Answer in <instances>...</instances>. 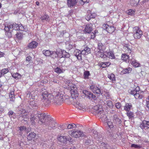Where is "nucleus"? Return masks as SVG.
Listing matches in <instances>:
<instances>
[{
  "mask_svg": "<svg viewBox=\"0 0 149 149\" xmlns=\"http://www.w3.org/2000/svg\"><path fill=\"white\" fill-rule=\"evenodd\" d=\"M43 54L46 56H49L52 54L53 52L49 50H44L42 52Z\"/></svg>",
  "mask_w": 149,
  "mask_h": 149,
  "instance_id": "obj_35",
  "label": "nucleus"
},
{
  "mask_svg": "<svg viewBox=\"0 0 149 149\" xmlns=\"http://www.w3.org/2000/svg\"><path fill=\"white\" fill-rule=\"evenodd\" d=\"M125 50V52L127 53H131L132 52V48L128 46H125L124 47Z\"/></svg>",
  "mask_w": 149,
  "mask_h": 149,
  "instance_id": "obj_40",
  "label": "nucleus"
},
{
  "mask_svg": "<svg viewBox=\"0 0 149 149\" xmlns=\"http://www.w3.org/2000/svg\"><path fill=\"white\" fill-rule=\"evenodd\" d=\"M65 83L69 86V84L70 83V81L69 80L66 79L65 81Z\"/></svg>",
  "mask_w": 149,
  "mask_h": 149,
  "instance_id": "obj_59",
  "label": "nucleus"
},
{
  "mask_svg": "<svg viewBox=\"0 0 149 149\" xmlns=\"http://www.w3.org/2000/svg\"><path fill=\"white\" fill-rule=\"evenodd\" d=\"M21 52L20 49L16 48L12 51V53L15 56H17L20 54Z\"/></svg>",
  "mask_w": 149,
  "mask_h": 149,
  "instance_id": "obj_28",
  "label": "nucleus"
},
{
  "mask_svg": "<svg viewBox=\"0 0 149 149\" xmlns=\"http://www.w3.org/2000/svg\"><path fill=\"white\" fill-rule=\"evenodd\" d=\"M77 3V0H67L68 6L70 8L73 7Z\"/></svg>",
  "mask_w": 149,
  "mask_h": 149,
  "instance_id": "obj_23",
  "label": "nucleus"
},
{
  "mask_svg": "<svg viewBox=\"0 0 149 149\" xmlns=\"http://www.w3.org/2000/svg\"><path fill=\"white\" fill-rule=\"evenodd\" d=\"M143 92L139 91V88H138V90L134 95V97L136 99H142L143 97Z\"/></svg>",
  "mask_w": 149,
  "mask_h": 149,
  "instance_id": "obj_16",
  "label": "nucleus"
},
{
  "mask_svg": "<svg viewBox=\"0 0 149 149\" xmlns=\"http://www.w3.org/2000/svg\"><path fill=\"white\" fill-rule=\"evenodd\" d=\"M70 86V92L72 100L79 97V94L77 90V88L76 86L73 84Z\"/></svg>",
  "mask_w": 149,
  "mask_h": 149,
  "instance_id": "obj_7",
  "label": "nucleus"
},
{
  "mask_svg": "<svg viewBox=\"0 0 149 149\" xmlns=\"http://www.w3.org/2000/svg\"><path fill=\"white\" fill-rule=\"evenodd\" d=\"M58 140L61 143L66 144L67 142L72 141V139L69 136H58L57 138Z\"/></svg>",
  "mask_w": 149,
  "mask_h": 149,
  "instance_id": "obj_10",
  "label": "nucleus"
},
{
  "mask_svg": "<svg viewBox=\"0 0 149 149\" xmlns=\"http://www.w3.org/2000/svg\"><path fill=\"white\" fill-rule=\"evenodd\" d=\"M146 105L147 107L149 108V96L146 99Z\"/></svg>",
  "mask_w": 149,
  "mask_h": 149,
  "instance_id": "obj_55",
  "label": "nucleus"
},
{
  "mask_svg": "<svg viewBox=\"0 0 149 149\" xmlns=\"http://www.w3.org/2000/svg\"><path fill=\"white\" fill-rule=\"evenodd\" d=\"M66 47L68 49L70 50L72 48V45L68 43L66 44Z\"/></svg>",
  "mask_w": 149,
  "mask_h": 149,
  "instance_id": "obj_49",
  "label": "nucleus"
},
{
  "mask_svg": "<svg viewBox=\"0 0 149 149\" xmlns=\"http://www.w3.org/2000/svg\"><path fill=\"white\" fill-rule=\"evenodd\" d=\"M81 98L79 97L71 100V103L76 107L79 109L83 108L84 106L80 102Z\"/></svg>",
  "mask_w": 149,
  "mask_h": 149,
  "instance_id": "obj_9",
  "label": "nucleus"
},
{
  "mask_svg": "<svg viewBox=\"0 0 149 149\" xmlns=\"http://www.w3.org/2000/svg\"><path fill=\"white\" fill-rule=\"evenodd\" d=\"M132 33L135 39H139L143 35V32L139 27L136 26L133 28Z\"/></svg>",
  "mask_w": 149,
  "mask_h": 149,
  "instance_id": "obj_6",
  "label": "nucleus"
},
{
  "mask_svg": "<svg viewBox=\"0 0 149 149\" xmlns=\"http://www.w3.org/2000/svg\"><path fill=\"white\" fill-rule=\"evenodd\" d=\"M103 29L109 33H112L116 30V27L113 25L109 24V23H105L102 26Z\"/></svg>",
  "mask_w": 149,
  "mask_h": 149,
  "instance_id": "obj_8",
  "label": "nucleus"
},
{
  "mask_svg": "<svg viewBox=\"0 0 149 149\" xmlns=\"http://www.w3.org/2000/svg\"><path fill=\"white\" fill-rule=\"evenodd\" d=\"M97 32V31L95 30L94 32H93L91 33V38L92 39H94L95 36V34Z\"/></svg>",
  "mask_w": 149,
  "mask_h": 149,
  "instance_id": "obj_46",
  "label": "nucleus"
},
{
  "mask_svg": "<svg viewBox=\"0 0 149 149\" xmlns=\"http://www.w3.org/2000/svg\"><path fill=\"white\" fill-rule=\"evenodd\" d=\"M132 107V105L130 103H127L124 106V109L127 112L129 111Z\"/></svg>",
  "mask_w": 149,
  "mask_h": 149,
  "instance_id": "obj_29",
  "label": "nucleus"
},
{
  "mask_svg": "<svg viewBox=\"0 0 149 149\" xmlns=\"http://www.w3.org/2000/svg\"><path fill=\"white\" fill-rule=\"evenodd\" d=\"M100 65L101 67H102V68H106L107 67V66L105 65V64L104 62H102L100 63Z\"/></svg>",
  "mask_w": 149,
  "mask_h": 149,
  "instance_id": "obj_57",
  "label": "nucleus"
},
{
  "mask_svg": "<svg viewBox=\"0 0 149 149\" xmlns=\"http://www.w3.org/2000/svg\"><path fill=\"white\" fill-rule=\"evenodd\" d=\"M47 115L45 113L39 114L37 111H33L30 116L29 120L32 125H35L36 122L39 119L38 123L40 125H47L45 123L46 121Z\"/></svg>",
  "mask_w": 149,
  "mask_h": 149,
  "instance_id": "obj_2",
  "label": "nucleus"
},
{
  "mask_svg": "<svg viewBox=\"0 0 149 149\" xmlns=\"http://www.w3.org/2000/svg\"><path fill=\"white\" fill-rule=\"evenodd\" d=\"M140 0H132L130 1V4L132 6H135L138 4Z\"/></svg>",
  "mask_w": 149,
  "mask_h": 149,
  "instance_id": "obj_38",
  "label": "nucleus"
},
{
  "mask_svg": "<svg viewBox=\"0 0 149 149\" xmlns=\"http://www.w3.org/2000/svg\"><path fill=\"white\" fill-rule=\"evenodd\" d=\"M131 64L135 68H137L140 66V63L136 60L132 59L131 61Z\"/></svg>",
  "mask_w": 149,
  "mask_h": 149,
  "instance_id": "obj_24",
  "label": "nucleus"
},
{
  "mask_svg": "<svg viewBox=\"0 0 149 149\" xmlns=\"http://www.w3.org/2000/svg\"><path fill=\"white\" fill-rule=\"evenodd\" d=\"M104 63L105 65L107 66V67L109 66L111 64V63L109 62H104Z\"/></svg>",
  "mask_w": 149,
  "mask_h": 149,
  "instance_id": "obj_60",
  "label": "nucleus"
},
{
  "mask_svg": "<svg viewBox=\"0 0 149 149\" xmlns=\"http://www.w3.org/2000/svg\"><path fill=\"white\" fill-rule=\"evenodd\" d=\"M138 90V88H136L135 89H134L133 90H129L128 91V92L130 94L133 95L134 96Z\"/></svg>",
  "mask_w": 149,
  "mask_h": 149,
  "instance_id": "obj_39",
  "label": "nucleus"
},
{
  "mask_svg": "<svg viewBox=\"0 0 149 149\" xmlns=\"http://www.w3.org/2000/svg\"><path fill=\"white\" fill-rule=\"evenodd\" d=\"M9 96L10 101L13 102H14L15 100V95L14 91H11Z\"/></svg>",
  "mask_w": 149,
  "mask_h": 149,
  "instance_id": "obj_25",
  "label": "nucleus"
},
{
  "mask_svg": "<svg viewBox=\"0 0 149 149\" xmlns=\"http://www.w3.org/2000/svg\"><path fill=\"white\" fill-rule=\"evenodd\" d=\"M21 113L19 115L20 117H22L24 119H27L28 117L29 112L28 111H26L25 109H22L20 110Z\"/></svg>",
  "mask_w": 149,
  "mask_h": 149,
  "instance_id": "obj_14",
  "label": "nucleus"
},
{
  "mask_svg": "<svg viewBox=\"0 0 149 149\" xmlns=\"http://www.w3.org/2000/svg\"><path fill=\"white\" fill-rule=\"evenodd\" d=\"M90 75L89 71H85L84 73V78L85 79H88L89 76Z\"/></svg>",
  "mask_w": 149,
  "mask_h": 149,
  "instance_id": "obj_41",
  "label": "nucleus"
},
{
  "mask_svg": "<svg viewBox=\"0 0 149 149\" xmlns=\"http://www.w3.org/2000/svg\"><path fill=\"white\" fill-rule=\"evenodd\" d=\"M16 37L19 40L22 39L23 37V34L21 33H18L16 34Z\"/></svg>",
  "mask_w": 149,
  "mask_h": 149,
  "instance_id": "obj_43",
  "label": "nucleus"
},
{
  "mask_svg": "<svg viewBox=\"0 0 149 149\" xmlns=\"http://www.w3.org/2000/svg\"><path fill=\"white\" fill-rule=\"evenodd\" d=\"M14 113V112L11 110L8 113V115L10 117V116H12Z\"/></svg>",
  "mask_w": 149,
  "mask_h": 149,
  "instance_id": "obj_56",
  "label": "nucleus"
},
{
  "mask_svg": "<svg viewBox=\"0 0 149 149\" xmlns=\"http://www.w3.org/2000/svg\"><path fill=\"white\" fill-rule=\"evenodd\" d=\"M83 93L86 96H87L90 99L96 100V96L93 95L92 93L86 90H84L83 91Z\"/></svg>",
  "mask_w": 149,
  "mask_h": 149,
  "instance_id": "obj_11",
  "label": "nucleus"
},
{
  "mask_svg": "<svg viewBox=\"0 0 149 149\" xmlns=\"http://www.w3.org/2000/svg\"><path fill=\"white\" fill-rule=\"evenodd\" d=\"M93 30V24L90 23L86 24L85 27L84 31L85 33H90Z\"/></svg>",
  "mask_w": 149,
  "mask_h": 149,
  "instance_id": "obj_15",
  "label": "nucleus"
},
{
  "mask_svg": "<svg viewBox=\"0 0 149 149\" xmlns=\"http://www.w3.org/2000/svg\"><path fill=\"white\" fill-rule=\"evenodd\" d=\"M54 72L58 74H60L63 73L65 70H63L62 68L61 69L57 67L54 69Z\"/></svg>",
  "mask_w": 149,
  "mask_h": 149,
  "instance_id": "obj_31",
  "label": "nucleus"
},
{
  "mask_svg": "<svg viewBox=\"0 0 149 149\" xmlns=\"http://www.w3.org/2000/svg\"><path fill=\"white\" fill-rule=\"evenodd\" d=\"M47 115L46 121L45 122L46 123H47V125H48L49 126L48 128H50L51 129H53L54 127L55 126V122L51 120L49 121V122L48 121V120L47 119Z\"/></svg>",
  "mask_w": 149,
  "mask_h": 149,
  "instance_id": "obj_17",
  "label": "nucleus"
},
{
  "mask_svg": "<svg viewBox=\"0 0 149 149\" xmlns=\"http://www.w3.org/2000/svg\"><path fill=\"white\" fill-rule=\"evenodd\" d=\"M90 89L94 93L96 94H100L101 93L100 90L97 86L92 85L90 86Z\"/></svg>",
  "mask_w": 149,
  "mask_h": 149,
  "instance_id": "obj_12",
  "label": "nucleus"
},
{
  "mask_svg": "<svg viewBox=\"0 0 149 149\" xmlns=\"http://www.w3.org/2000/svg\"><path fill=\"white\" fill-rule=\"evenodd\" d=\"M131 146L132 147H134L135 148H141V146L140 145L134 144H132Z\"/></svg>",
  "mask_w": 149,
  "mask_h": 149,
  "instance_id": "obj_50",
  "label": "nucleus"
},
{
  "mask_svg": "<svg viewBox=\"0 0 149 149\" xmlns=\"http://www.w3.org/2000/svg\"><path fill=\"white\" fill-rule=\"evenodd\" d=\"M94 109L95 110V112L98 114H101L103 112V110L102 107L100 108L98 106H96L94 107Z\"/></svg>",
  "mask_w": 149,
  "mask_h": 149,
  "instance_id": "obj_27",
  "label": "nucleus"
},
{
  "mask_svg": "<svg viewBox=\"0 0 149 149\" xmlns=\"http://www.w3.org/2000/svg\"><path fill=\"white\" fill-rule=\"evenodd\" d=\"M74 54L76 56L78 60H82V55L81 52L78 49H75L74 52Z\"/></svg>",
  "mask_w": 149,
  "mask_h": 149,
  "instance_id": "obj_13",
  "label": "nucleus"
},
{
  "mask_svg": "<svg viewBox=\"0 0 149 149\" xmlns=\"http://www.w3.org/2000/svg\"><path fill=\"white\" fill-rule=\"evenodd\" d=\"M105 54H106L107 56L106 57H108L110 58L111 59H114L116 58L113 52V51L109 50L108 52H105Z\"/></svg>",
  "mask_w": 149,
  "mask_h": 149,
  "instance_id": "obj_21",
  "label": "nucleus"
},
{
  "mask_svg": "<svg viewBox=\"0 0 149 149\" xmlns=\"http://www.w3.org/2000/svg\"><path fill=\"white\" fill-rule=\"evenodd\" d=\"M140 127L142 129H148L149 128V122L143 120L142 123L140 125Z\"/></svg>",
  "mask_w": 149,
  "mask_h": 149,
  "instance_id": "obj_18",
  "label": "nucleus"
},
{
  "mask_svg": "<svg viewBox=\"0 0 149 149\" xmlns=\"http://www.w3.org/2000/svg\"><path fill=\"white\" fill-rule=\"evenodd\" d=\"M40 19L42 21L45 20L49 22L50 20L49 16L48 15L46 14H45L44 15L40 17Z\"/></svg>",
  "mask_w": 149,
  "mask_h": 149,
  "instance_id": "obj_33",
  "label": "nucleus"
},
{
  "mask_svg": "<svg viewBox=\"0 0 149 149\" xmlns=\"http://www.w3.org/2000/svg\"><path fill=\"white\" fill-rule=\"evenodd\" d=\"M68 133L72 137L77 138L80 137H82L84 136V134L82 131L76 130L75 129H72L68 131Z\"/></svg>",
  "mask_w": 149,
  "mask_h": 149,
  "instance_id": "obj_5",
  "label": "nucleus"
},
{
  "mask_svg": "<svg viewBox=\"0 0 149 149\" xmlns=\"http://www.w3.org/2000/svg\"><path fill=\"white\" fill-rule=\"evenodd\" d=\"M87 15L85 17V19L88 21H89L91 18H95V14L91 13L90 10H88L87 11Z\"/></svg>",
  "mask_w": 149,
  "mask_h": 149,
  "instance_id": "obj_19",
  "label": "nucleus"
},
{
  "mask_svg": "<svg viewBox=\"0 0 149 149\" xmlns=\"http://www.w3.org/2000/svg\"><path fill=\"white\" fill-rule=\"evenodd\" d=\"M27 96L29 95V97H30V98H31L33 99H35V97L36 95L35 94L33 95L32 94L30 93V92H29L27 94Z\"/></svg>",
  "mask_w": 149,
  "mask_h": 149,
  "instance_id": "obj_47",
  "label": "nucleus"
},
{
  "mask_svg": "<svg viewBox=\"0 0 149 149\" xmlns=\"http://www.w3.org/2000/svg\"><path fill=\"white\" fill-rule=\"evenodd\" d=\"M38 45V43L36 41H33L29 43L27 46L28 48L31 49L36 48Z\"/></svg>",
  "mask_w": 149,
  "mask_h": 149,
  "instance_id": "obj_20",
  "label": "nucleus"
},
{
  "mask_svg": "<svg viewBox=\"0 0 149 149\" xmlns=\"http://www.w3.org/2000/svg\"><path fill=\"white\" fill-rule=\"evenodd\" d=\"M52 82L55 83H57V81L56 79H54Z\"/></svg>",
  "mask_w": 149,
  "mask_h": 149,
  "instance_id": "obj_63",
  "label": "nucleus"
},
{
  "mask_svg": "<svg viewBox=\"0 0 149 149\" xmlns=\"http://www.w3.org/2000/svg\"><path fill=\"white\" fill-rule=\"evenodd\" d=\"M107 124L108 127L110 128H112L113 127V125L112 122L111 121H108L107 122Z\"/></svg>",
  "mask_w": 149,
  "mask_h": 149,
  "instance_id": "obj_51",
  "label": "nucleus"
},
{
  "mask_svg": "<svg viewBox=\"0 0 149 149\" xmlns=\"http://www.w3.org/2000/svg\"><path fill=\"white\" fill-rule=\"evenodd\" d=\"M81 2H82V3L84 4L85 3H88L89 1V0H80Z\"/></svg>",
  "mask_w": 149,
  "mask_h": 149,
  "instance_id": "obj_58",
  "label": "nucleus"
},
{
  "mask_svg": "<svg viewBox=\"0 0 149 149\" xmlns=\"http://www.w3.org/2000/svg\"><path fill=\"white\" fill-rule=\"evenodd\" d=\"M4 54L3 52H0V58L3 56Z\"/></svg>",
  "mask_w": 149,
  "mask_h": 149,
  "instance_id": "obj_62",
  "label": "nucleus"
},
{
  "mask_svg": "<svg viewBox=\"0 0 149 149\" xmlns=\"http://www.w3.org/2000/svg\"><path fill=\"white\" fill-rule=\"evenodd\" d=\"M108 77L111 80H112L113 82V81H115L116 78L115 75L114 74L111 73L110 74H108Z\"/></svg>",
  "mask_w": 149,
  "mask_h": 149,
  "instance_id": "obj_34",
  "label": "nucleus"
},
{
  "mask_svg": "<svg viewBox=\"0 0 149 149\" xmlns=\"http://www.w3.org/2000/svg\"><path fill=\"white\" fill-rule=\"evenodd\" d=\"M19 128L21 131L26 130V127L24 126H21L19 127Z\"/></svg>",
  "mask_w": 149,
  "mask_h": 149,
  "instance_id": "obj_54",
  "label": "nucleus"
},
{
  "mask_svg": "<svg viewBox=\"0 0 149 149\" xmlns=\"http://www.w3.org/2000/svg\"><path fill=\"white\" fill-rule=\"evenodd\" d=\"M32 57L29 56H28L27 57H26V61H28V62L30 63L31 61V60Z\"/></svg>",
  "mask_w": 149,
  "mask_h": 149,
  "instance_id": "obj_53",
  "label": "nucleus"
},
{
  "mask_svg": "<svg viewBox=\"0 0 149 149\" xmlns=\"http://www.w3.org/2000/svg\"><path fill=\"white\" fill-rule=\"evenodd\" d=\"M126 114L129 119H132L134 116V112L130 111L127 112Z\"/></svg>",
  "mask_w": 149,
  "mask_h": 149,
  "instance_id": "obj_32",
  "label": "nucleus"
},
{
  "mask_svg": "<svg viewBox=\"0 0 149 149\" xmlns=\"http://www.w3.org/2000/svg\"><path fill=\"white\" fill-rule=\"evenodd\" d=\"M107 106L110 108H112L113 107V105L112 102L111 100L107 101Z\"/></svg>",
  "mask_w": 149,
  "mask_h": 149,
  "instance_id": "obj_42",
  "label": "nucleus"
},
{
  "mask_svg": "<svg viewBox=\"0 0 149 149\" xmlns=\"http://www.w3.org/2000/svg\"><path fill=\"white\" fill-rule=\"evenodd\" d=\"M13 28L15 30H19L23 31L24 28V26L21 24H17L16 23L10 24L5 26L4 30L6 31V35L9 38H10L12 37L11 31L13 30Z\"/></svg>",
  "mask_w": 149,
  "mask_h": 149,
  "instance_id": "obj_3",
  "label": "nucleus"
},
{
  "mask_svg": "<svg viewBox=\"0 0 149 149\" xmlns=\"http://www.w3.org/2000/svg\"><path fill=\"white\" fill-rule=\"evenodd\" d=\"M106 47L105 45L103 44L101 42H99L97 44V49L99 50L96 53V54L97 57L105 58L107 56L105 54L104 51L106 49Z\"/></svg>",
  "mask_w": 149,
  "mask_h": 149,
  "instance_id": "obj_4",
  "label": "nucleus"
},
{
  "mask_svg": "<svg viewBox=\"0 0 149 149\" xmlns=\"http://www.w3.org/2000/svg\"><path fill=\"white\" fill-rule=\"evenodd\" d=\"M12 75V77L15 79H16L17 78H19V77L20 76V74L17 73H14Z\"/></svg>",
  "mask_w": 149,
  "mask_h": 149,
  "instance_id": "obj_48",
  "label": "nucleus"
},
{
  "mask_svg": "<svg viewBox=\"0 0 149 149\" xmlns=\"http://www.w3.org/2000/svg\"><path fill=\"white\" fill-rule=\"evenodd\" d=\"M29 103L30 104L32 107H37V104L36 103H35V102L34 100H33L32 101H30Z\"/></svg>",
  "mask_w": 149,
  "mask_h": 149,
  "instance_id": "obj_45",
  "label": "nucleus"
},
{
  "mask_svg": "<svg viewBox=\"0 0 149 149\" xmlns=\"http://www.w3.org/2000/svg\"><path fill=\"white\" fill-rule=\"evenodd\" d=\"M36 136V134L34 132H31L27 136V139L28 141H31Z\"/></svg>",
  "mask_w": 149,
  "mask_h": 149,
  "instance_id": "obj_26",
  "label": "nucleus"
},
{
  "mask_svg": "<svg viewBox=\"0 0 149 149\" xmlns=\"http://www.w3.org/2000/svg\"><path fill=\"white\" fill-rule=\"evenodd\" d=\"M73 128V126L72 124H69L67 127L68 129H70Z\"/></svg>",
  "mask_w": 149,
  "mask_h": 149,
  "instance_id": "obj_61",
  "label": "nucleus"
},
{
  "mask_svg": "<svg viewBox=\"0 0 149 149\" xmlns=\"http://www.w3.org/2000/svg\"><path fill=\"white\" fill-rule=\"evenodd\" d=\"M81 52L82 55L84 56L85 55H87L91 53V49L88 47H86Z\"/></svg>",
  "mask_w": 149,
  "mask_h": 149,
  "instance_id": "obj_22",
  "label": "nucleus"
},
{
  "mask_svg": "<svg viewBox=\"0 0 149 149\" xmlns=\"http://www.w3.org/2000/svg\"><path fill=\"white\" fill-rule=\"evenodd\" d=\"M65 93L63 90L58 91L54 90L51 93H49L46 91L42 92L41 94V98L42 100H46L49 102L55 103L60 105L63 102L65 97Z\"/></svg>",
  "mask_w": 149,
  "mask_h": 149,
  "instance_id": "obj_1",
  "label": "nucleus"
},
{
  "mask_svg": "<svg viewBox=\"0 0 149 149\" xmlns=\"http://www.w3.org/2000/svg\"><path fill=\"white\" fill-rule=\"evenodd\" d=\"M9 72V70L8 68H4L2 69L1 70V72L2 74L4 75L7 73Z\"/></svg>",
  "mask_w": 149,
  "mask_h": 149,
  "instance_id": "obj_44",
  "label": "nucleus"
},
{
  "mask_svg": "<svg viewBox=\"0 0 149 149\" xmlns=\"http://www.w3.org/2000/svg\"><path fill=\"white\" fill-rule=\"evenodd\" d=\"M117 109H119L121 107V104L120 102L116 103L115 105Z\"/></svg>",
  "mask_w": 149,
  "mask_h": 149,
  "instance_id": "obj_52",
  "label": "nucleus"
},
{
  "mask_svg": "<svg viewBox=\"0 0 149 149\" xmlns=\"http://www.w3.org/2000/svg\"><path fill=\"white\" fill-rule=\"evenodd\" d=\"M132 70L131 68L129 67L128 68L124 69L123 70L122 73L123 74H125L130 73Z\"/></svg>",
  "mask_w": 149,
  "mask_h": 149,
  "instance_id": "obj_36",
  "label": "nucleus"
},
{
  "mask_svg": "<svg viewBox=\"0 0 149 149\" xmlns=\"http://www.w3.org/2000/svg\"><path fill=\"white\" fill-rule=\"evenodd\" d=\"M129 58V56L125 53L122 54L121 56L122 60L125 61L128 60Z\"/></svg>",
  "mask_w": 149,
  "mask_h": 149,
  "instance_id": "obj_30",
  "label": "nucleus"
},
{
  "mask_svg": "<svg viewBox=\"0 0 149 149\" xmlns=\"http://www.w3.org/2000/svg\"><path fill=\"white\" fill-rule=\"evenodd\" d=\"M3 108H2V107L0 106V111L2 112L3 111Z\"/></svg>",
  "mask_w": 149,
  "mask_h": 149,
  "instance_id": "obj_64",
  "label": "nucleus"
},
{
  "mask_svg": "<svg viewBox=\"0 0 149 149\" xmlns=\"http://www.w3.org/2000/svg\"><path fill=\"white\" fill-rule=\"evenodd\" d=\"M135 12V10L130 9L127 11L126 13L129 15L132 16L134 15Z\"/></svg>",
  "mask_w": 149,
  "mask_h": 149,
  "instance_id": "obj_37",
  "label": "nucleus"
}]
</instances>
